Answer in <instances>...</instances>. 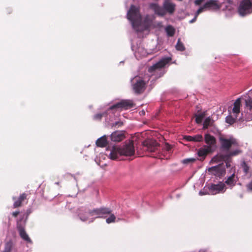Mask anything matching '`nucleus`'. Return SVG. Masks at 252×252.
Segmentation results:
<instances>
[{"label": "nucleus", "mask_w": 252, "mask_h": 252, "mask_svg": "<svg viewBox=\"0 0 252 252\" xmlns=\"http://www.w3.org/2000/svg\"><path fill=\"white\" fill-rule=\"evenodd\" d=\"M195 122L197 124H200L205 117V113H201L198 115H195Z\"/></svg>", "instance_id": "c756f323"}, {"label": "nucleus", "mask_w": 252, "mask_h": 252, "mask_svg": "<svg viewBox=\"0 0 252 252\" xmlns=\"http://www.w3.org/2000/svg\"><path fill=\"white\" fill-rule=\"evenodd\" d=\"M143 150L149 152H155L159 147V144L153 139H147L142 142Z\"/></svg>", "instance_id": "1a4fd4ad"}, {"label": "nucleus", "mask_w": 252, "mask_h": 252, "mask_svg": "<svg viewBox=\"0 0 252 252\" xmlns=\"http://www.w3.org/2000/svg\"><path fill=\"white\" fill-rule=\"evenodd\" d=\"M238 11L243 16L252 13V2L250 0H243L240 3Z\"/></svg>", "instance_id": "423d86ee"}, {"label": "nucleus", "mask_w": 252, "mask_h": 252, "mask_svg": "<svg viewBox=\"0 0 252 252\" xmlns=\"http://www.w3.org/2000/svg\"><path fill=\"white\" fill-rule=\"evenodd\" d=\"M196 159L194 158H186L182 160V163L184 164H189V163H193L195 161Z\"/></svg>", "instance_id": "473e14b6"}, {"label": "nucleus", "mask_w": 252, "mask_h": 252, "mask_svg": "<svg viewBox=\"0 0 252 252\" xmlns=\"http://www.w3.org/2000/svg\"><path fill=\"white\" fill-rule=\"evenodd\" d=\"M96 145L99 147H105L107 145L106 137L103 136L98 138L96 141Z\"/></svg>", "instance_id": "5701e85b"}, {"label": "nucleus", "mask_w": 252, "mask_h": 252, "mask_svg": "<svg viewBox=\"0 0 252 252\" xmlns=\"http://www.w3.org/2000/svg\"><path fill=\"white\" fill-rule=\"evenodd\" d=\"M247 188L248 190L252 191V181L247 185Z\"/></svg>", "instance_id": "e433bc0d"}, {"label": "nucleus", "mask_w": 252, "mask_h": 252, "mask_svg": "<svg viewBox=\"0 0 252 252\" xmlns=\"http://www.w3.org/2000/svg\"><path fill=\"white\" fill-rule=\"evenodd\" d=\"M165 148H166L167 151H170V149H171V146L168 144H166Z\"/></svg>", "instance_id": "58836bf2"}, {"label": "nucleus", "mask_w": 252, "mask_h": 252, "mask_svg": "<svg viewBox=\"0 0 252 252\" xmlns=\"http://www.w3.org/2000/svg\"><path fill=\"white\" fill-rule=\"evenodd\" d=\"M241 165L245 174L246 175L248 174L250 172V166L248 165L247 162L244 161L242 162Z\"/></svg>", "instance_id": "c85d7f7f"}, {"label": "nucleus", "mask_w": 252, "mask_h": 252, "mask_svg": "<svg viewBox=\"0 0 252 252\" xmlns=\"http://www.w3.org/2000/svg\"><path fill=\"white\" fill-rule=\"evenodd\" d=\"M93 216H95L96 218H105L106 215L110 214L112 210L107 207H100L92 209Z\"/></svg>", "instance_id": "ddd939ff"}, {"label": "nucleus", "mask_w": 252, "mask_h": 252, "mask_svg": "<svg viewBox=\"0 0 252 252\" xmlns=\"http://www.w3.org/2000/svg\"><path fill=\"white\" fill-rule=\"evenodd\" d=\"M25 222L23 223L22 222L21 220H19L17 222V228L18 230L19 235L20 237L28 243H31L32 241L29 235L27 233L25 230Z\"/></svg>", "instance_id": "9b49d317"}, {"label": "nucleus", "mask_w": 252, "mask_h": 252, "mask_svg": "<svg viewBox=\"0 0 252 252\" xmlns=\"http://www.w3.org/2000/svg\"><path fill=\"white\" fill-rule=\"evenodd\" d=\"M19 211L14 212L12 213V215L14 217H16L19 215Z\"/></svg>", "instance_id": "ea45409f"}, {"label": "nucleus", "mask_w": 252, "mask_h": 252, "mask_svg": "<svg viewBox=\"0 0 252 252\" xmlns=\"http://www.w3.org/2000/svg\"><path fill=\"white\" fill-rule=\"evenodd\" d=\"M13 246V243L11 241H9L6 243L3 252H11Z\"/></svg>", "instance_id": "cd10ccee"}, {"label": "nucleus", "mask_w": 252, "mask_h": 252, "mask_svg": "<svg viewBox=\"0 0 252 252\" xmlns=\"http://www.w3.org/2000/svg\"><path fill=\"white\" fill-rule=\"evenodd\" d=\"M135 153L132 141H130L122 147L113 146L109 154L110 158L113 160L117 159L120 156H131Z\"/></svg>", "instance_id": "f03ea898"}, {"label": "nucleus", "mask_w": 252, "mask_h": 252, "mask_svg": "<svg viewBox=\"0 0 252 252\" xmlns=\"http://www.w3.org/2000/svg\"><path fill=\"white\" fill-rule=\"evenodd\" d=\"M238 178L237 176L235 175V173H233L230 176L228 177L224 182L225 185H226L230 189L234 187L238 181Z\"/></svg>", "instance_id": "f3484780"}, {"label": "nucleus", "mask_w": 252, "mask_h": 252, "mask_svg": "<svg viewBox=\"0 0 252 252\" xmlns=\"http://www.w3.org/2000/svg\"><path fill=\"white\" fill-rule=\"evenodd\" d=\"M123 125V122L121 121L116 122L113 124V126L115 127H120Z\"/></svg>", "instance_id": "f704fd0d"}, {"label": "nucleus", "mask_w": 252, "mask_h": 252, "mask_svg": "<svg viewBox=\"0 0 252 252\" xmlns=\"http://www.w3.org/2000/svg\"><path fill=\"white\" fill-rule=\"evenodd\" d=\"M204 141L205 143L207 144V146H205V147L209 148L211 150L212 147L215 146L216 144V138L211 135L209 133H206L204 135Z\"/></svg>", "instance_id": "2eb2a0df"}, {"label": "nucleus", "mask_w": 252, "mask_h": 252, "mask_svg": "<svg viewBox=\"0 0 252 252\" xmlns=\"http://www.w3.org/2000/svg\"><path fill=\"white\" fill-rule=\"evenodd\" d=\"M184 139L187 141L201 142L203 140V137L201 134H197L194 136L185 135Z\"/></svg>", "instance_id": "6ab92c4d"}, {"label": "nucleus", "mask_w": 252, "mask_h": 252, "mask_svg": "<svg viewBox=\"0 0 252 252\" xmlns=\"http://www.w3.org/2000/svg\"><path fill=\"white\" fill-rule=\"evenodd\" d=\"M132 89L134 93L140 94L144 93L148 81H145L142 77L136 76L132 79Z\"/></svg>", "instance_id": "39448f33"}, {"label": "nucleus", "mask_w": 252, "mask_h": 252, "mask_svg": "<svg viewBox=\"0 0 252 252\" xmlns=\"http://www.w3.org/2000/svg\"><path fill=\"white\" fill-rule=\"evenodd\" d=\"M203 0H196L195 1V3L196 5H200L203 1Z\"/></svg>", "instance_id": "4c0bfd02"}, {"label": "nucleus", "mask_w": 252, "mask_h": 252, "mask_svg": "<svg viewBox=\"0 0 252 252\" xmlns=\"http://www.w3.org/2000/svg\"><path fill=\"white\" fill-rule=\"evenodd\" d=\"M208 189L211 194H216L220 193H224L226 190L225 184L220 182L217 184H212L208 187Z\"/></svg>", "instance_id": "9d476101"}, {"label": "nucleus", "mask_w": 252, "mask_h": 252, "mask_svg": "<svg viewBox=\"0 0 252 252\" xmlns=\"http://www.w3.org/2000/svg\"><path fill=\"white\" fill-rule=\"evenodd\" d=\"M246 105L247 107L249 108L250 110L252 109V99L250 98L249 99L246 100Z\"/></svg>", "instance_id": "72a5a7b5"}, {"label": "nucleus", "mask_w": 252, "mask_h": 252, "mask_svg": "<svg viewBox=\"0 0 252 252\" xmlns=\"http://www.w3.org/2000/svg\"><path fill=\"white\" fill-rule=\"evenodd\" d=\"M176 4L169 0H165L163 3L162 7L157 3H151L150 8L154 10L155 13L158 16H164L167 13L173 14L176 9Z\"/></svg>", "instance_id": "20e7f679"}, {"label": "nucleus", "mask_w": 252, "mask_h": 252, "mask_svg": "<svg viewBox=\"0 0 252 252\" xmlns=\"http://www.w3.org/2000/svg\"><path fill=\"white\" fill-rule=\"evenodd\" d=\"M213 123V121H212L210 117H207L205 119L204 121L203 124V129H206L208 128V126H212Z\"/></svg>", "instance_id": "b1692460"}, {"label": "nucleus", "mask_w": 252, "mask_h": 252, "mask_svg": "<svg viewBox=\"0 0 252 252\" xmlns=\"http://www.w3.org/2000/svg\"><path fill=\"white\" fill-rule=\"evenodd\" d=\"M205 8L204 7V5L203 6V7H200L198 10L197 11H196V16L195 17H196L198 15H199L200 13H201L202 12H203L204 9Z\"/></svg>", "instance_id": "c9c22d12"}, {"label": "nucleus", "mask_w": 252, "mask_h": 252, "mask_svg": "<svg viewBox=\"0 0 252 252\" xmlns=\"http://www.w3.org/2000/svg\"><path fill=\"white\" fill-rule=\"evenodd\" d=\"M208 171L209 174L219 178L224 176L226 173L225 166L223 163L209 167Z\"/></svg>", "instance_id": "0eeeda50"}, {"label": "nucleus", "mask_w": 252, "mask_h": 252, "mask_svg": "<svg viewBox=\"0 0 252 252\" xmlns=\"http://www.w3.org/2000/svg\"><path fill=\"white\" fill-rule=\"evenodd\" d=\"M204 7L212 9H218L220 8L217 1L215 0H210L206 2L204 4Z\"/></svg>", "instance_id": "4be33fe9"}, {"label": "nucleus", "mask_w": 252, "mask_h": 252, "mask_svg": "<svg viewBox=\"0 0 252 252\" xmlns=\"http://www.w3.org/2000/svg\"><path fill=\"white\" fill-rule=\"evenodd\" d=\"M109 215H110L109 217L107 219H106V222L108 224L112 223V222H114L115 221V220H116V217L115 216V215L113 214H112L111 213V214Z\"/></svg>", "instance_id": "2f4dec72"}, {"label": "nucleus", "mask_w": 252, "mask_h": 252, "mask_svg": "<svg viewBox=\"0 0 252 252\" xmlns=\"http://www.w3.org/2000/svg\"><path fill=\"white\" fill-rule=\"evenodd\" d=\"M211 152V150L205 146L204 148L199 149L197 151V155L200 158L199 159L203 160L207 155Z\"/></svg>", "instance_id": "a211bd4d"}, {"label": "nucleus", "mask_w": 252, "mask_h": 252, "mask_svg": "<svg viewBox=\"0 0 252 252\" xmlns=\"http://www.w3.org/2000/svg\"><path fill=\"white\" fill-rule=\"evenodd\" d=\"M165 30L167 35L169 36H173L175 34V30L174 28L171 26H167Z\"/></svg>", "instance_id": "bb28decb"}, {"label": "nucleus", "mask_w": 252, "mask_h": 252, "mask_svg": "<svg viewBox=\"0 0 252 252\" xmlns=\"http://www.w3.org/2000/svg\"><path fill=\"white\" fill-rule=\"evenodd\" d=\"M125 138L124 135L120 131H115L111 134V140L115 142H120Z\"/></svg>", "instance_id": "412c9836"}, {"label": "nucleus", "mask_w": 252, "mask_h": 252, "mask_svg": "<svg viewBox=\"0 0 252 252\" xmlns=\"http://www.w3.org/2000/svg\"><path fill=\"white\" fill-rule=\"evenodd\" d=\"M219 141L221 151L225 153L218 154L213 157L212 161L216 163L224 161L225 167L229 168L231 166L232 157L241 154L243 151L239 148V143L238 140L233 136L229 138L220 136Z\"/></svg>", "instance_id": "f257e3e1"}, {"label": "nucleus", "mask_w": 252, "mask_h": 252, "mask_svg": "<svg viewBox=\"0 0 252 252\" xmlns=\"http://www.w3.org/2000/svg\"><path fill=\"white\" fill-rule=\"evenodd\" d=\"M27 194L25 193L21 194L18 198L16 197H13V200H14L13 204V208H16L22 206V203L27 199Z\"/></svg>", "instance_id": "dca6fc26"}, {"label": "nucleus", "mask_w": 252, "mask_h": 252, "mask_svg": "<svg viewBox=\"0 0 252 252\" xmlns=\"http://www.w3.org/2000/svg\"><path fill=\"white\" fill-rule=\"evenodd\" d=\"M176 49L178 51H184L185 50V47L183 43L181 41V39L179 38L176 45Z\"/></svg>", "instance_id": "a878e982"}, {"label": "nucleus", "mask_w": 252, "mask_h": 252, "mask_svg": "<svg viewBox=\"0 0 252 252\" xmlns=\"http://www.w3.org/2000/svg\"><path fill=\"white\" fill-rule=\"evenodd\" d=\"M78 215L82 221H86L90 217H93L92 210L84 207L78 209Z\"/></svg>", "instance_id": "f8f14e48"}, {"label": "nucleus", "mask_w": 252, "mask_h": 252, "mask_svg": "<svg viewBox=\"0 0 252 252\" xmlns=\"http://www.w3.org/2000/svg\"><path fill=\"white\" fill-rule=\"evenodd\" d=\"M134 104L132 100H122L119 102L115 104L110 106L108 110H127L133 107Z\"/></svg>", "instance_id": "6e6552de"}, {"label": "nucleus", "mask_w": 252, "mask_h": 252, "mask_svg": "<svg viewBox=\"0 0 252 252\" xmlns=\"http://www.w3.org/2000/svg\"><path fill=\"white\" fill-rule=\"evenodd\" d=\"M171 60L170 57H166L162 59L156 63L151 66L148 68V72L150 73L154 72L156 70L161 68L165 66L166 64L168 63Z\"/></svg>", "instance_id": "4468645a"}, {"label": "nucleus", "mask_w": 252, "mask_h": 252, "mask_svg": "<svg viewBox=\"0 0 252 252\" xmlns=\"http://www.w3.org/2000/svg\"><path fill=\"white\" fill-rule=\"evenodd\" d=\"M127 18L131 22L133 29L136 32H143L144 29L141 27L142 17L139 8L131 5L127 13Z\"/></svg>", "instance_id": "7ed1b4c3"}, {"label": "nucleus", "mask_w": 252, "mask_h": 252, "mask_svg": "<svg viewBox=\"0 0 252 252\" xmlns=\"http://www.w3.org/2000/svg\"><path fill=\"white\" fill-rule=\"evenodd\" d=\"M108 111L109 110H107V111L104 112L102 113H97L95 114L94 116V119L96 121L101 120L103 116L106 117L107 116Z\"/></svg>", "instance_id": "393cba45"}, {"label": "nucleus", "mask_w": 252, "mask_h": 252, "mask_svg": "<svg viewBox=\"0 0 252 252\" xmlns=\"http://www.w3.org/2000/svg\"><path fill=\"white\" fill-rule=\"evenodd\" d=\"M241 105V99L240 98H237L233 104V108L232 109V112L234 115H235L236 118L237 117L240 112V106Z\"/></svg>", "instance_id": "aec40b11"}, {"label": "nucleus", "mask_w": 252, "mask_h": 252, "mask_svg": "<svg viewBox=\"0 0 252 252\" xmlns=\"http://www.w3.org/2000/svg\"><path fill=\"white\" fill-rule=\"evenodd\" d=\"M235 118H233L231 115H229L226 117L225 121L227 123L232 125L233 124L237 119V117L236 118L235 115H234Z\"/></svg>", "instance_id": "7c9ffc66"}]
</instances>
